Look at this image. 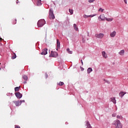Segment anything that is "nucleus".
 <instances>
[{
  "mask_svg": "<svg viewBox=\"0 0 128 128\" xmlns=\"http://www.w3.org/2000/svg\"><path fill=\"white\" fill-rule=\"evenodd\" d=\"M116 116V114H112V116L114 117Z\"/></svg>",
  "mask_w": 128,
  "mask_h": 128,
  "instance_id": "7c9ffc66",
  "label": "nucleus"
},
{
  "mask_svg": "<svg viewBox=\"0 0 128 128\" xmlns=\"http://www.w3.org/2000/svg\"><path fill=\"white\" fill-rule=\"evenodd\" d=\"M16 24V19H15L13 22V24Z\"/></svg>",
  "mask_w": 128,
  "mask_h": 128,
  "instance_id": "c756f323",
  "label": "nucleus"
},
{
  "mask_svg": "<svg viewBox=\"0 0 128 128\" xmlns=\"http://www.w3.org/2000/svg\"><path fill=\"white\" fill-rule=\"evenodd\" d=\"M16 4H18V2H16Z\"/></svg>",
  "mask_w": 128,
  "mask_h": 128,
  "instance_id": "79ce46f5",
  "label": "nucleus"
},
{
  "mask_svg": "<svg viewBox=\"0 0 128 128\" xmlns=\"http://www.w3.org/2000/svg\"><path fill=\"white\" fill-rule=\"evenodd\" d=\"M22 78L23 80H28V76H26V75H24L23 76H22Z\"/></svg>",
  "mask_w": 128,
  "mask_h": 128,
  "instance_id": "412c9836",
  "label": "nucleus"
},
{
  "mask_svg": "<svg viewBox=\"0 0 128 128\" xmlns=\"http://www.w3.org/2000/svg\"><path fill=\"white\" fill-rule=\"evenodd\" d=\"M74 28L76 31L78 30V26H76V24H74Z\"/></svg>",
  "mask_w": 128,
  "mask_h": 128,
  "instance_id": "aec40b11",
  "label": "nucleus"
},
{
  "mask_svg": "<svg viewBox=\"0 0 128 128\" xmlns=\"http://www.w3.org/2000/svg\"><path fill=\"white\" fill-rule=\"evenodd\" d=\"M24 84H26V81H24Z\"/></svg>",
  "mask_w": 128,
  "mask_h": 128,
  "instance_id": "ea45409f",
  "label": "nucleus"
},
{
  "mask_svg": "<svg viewBox=\"0 0 128 128\" xmlns=\"http://www.w3.org/2000/svg\"><path fill=\"white\" fill-rule=\"evenodd\" d=\"M13 102L15 104L16 106H20V102H18V101H14Z\"/></svg>",
  "mask_w": 128,
  "mask_h": 128,
  "instance_id": "6ab92c4d",
  "label": "nucleus"
},
{
  "mask_svg": "<svg viewBox=\"0 0 128 128\" xmlns=\"http://www.w3.org/2000/svg\"><path fill=\"white\" fill-rule=\"evenodd\" d=\"M116 31H113L110 34V36L111 38H114L116 36Z\"/></svg>",
  "mask_w": 128,
  "mask_h": 128,
  "instance_id": "1a4fd4ad",
  "label": "nucleus"
},
{
  "mask_svg": "<svg viewBox=\"0 0 128 128\" xmlns=\"http://www.w3.org/2000/svg\"><path fill=\"white\" fill-rule=\"evenodd\" d=\"M20 86H18V87H16L14 88V90L15 92H18V90H20Z\"/></svg>",
  "mask_w": 128,
  "mask_h": 128,
  "instance_id": "4be33fe9",
  "label": "nucleus"
},
{
  "mask_svg": "<svg viewBox=\"0 0 128 128\" xmlns=\"http://www.w3.org/2000/svg\"><path fill=\"white\" fill-rule=\"evenodd\" d=\"M16 58V55L14 53V56L12 57V60H14V58Z\"/></svg>",
  "mask_w": 128,
  "mask_h": 128,
  "instance_id": "393cba45",
  "label": "nucleus"
},
{
  "mask_svg": "<svg viewBox=\"0 0 128 128\" xmlns=\"http://www.w3.org/2000/svg\"><path fill=\"white\" fill-rule=\"evenodd\" d=\"M104 36V34L102 33H100L99 34H95V37L97 38H102Z\"/></svg>",
  "mask_w": 128,
  "mask_h": 128,
  "instance_id": "39448f33",
  "label": "nucleus"
},
{
  "mask_svg": "<svg viewBox=\"0 0 128 128\" xmlns=\"http://www.w3.org/2000/svg\"><path fill=\"white\" fill-rule=\"evenodd\" d=\"M15 128H20V126H18L16 125L15 126Z\"/></svg>",
  "mask_w": 128,
  "mask_h": 128,
  "instance_id": "2f4dec72",
  "label": "nucleus"
},
{
  "mask_svg": "<svg viewBox=\"0 0 128 128\" xmlns=\"http://www.w3.org/2000/svg\"><path fill=\"white\" fill-rule=\"evenodd\" d=\"M56 44H57V48L56 50H58V48H60V42L58 40H56Z\"/></svg>",
  "mask_w": 128,
  "mask_h": 128,
  "instance_id": "9d476101",
  "label": "nucleus"
},
{
  "mask_svg": "<svg viewBox=\"0 0 128 128\" xmlns=\"http://www.w3.org/2000/svg\"><path fill=\"white\" fill-rule=\"evenodd\" d=\"M116 118H120V116H117Z\"/></svg>",
  "mask_w": 128,
  "mask_h": 128,
  "instance_id": "72a5a7b5",
  "label": "nucleus"
},
{
  "mask_svg": "<svg viewBox=\"0 0 128 128\" xmlns=\"http://www.w3.org/2000/svg\"><path fill=\"white\" fill-rule=\"evenodd\" d=\"M110 102H112L113 104H116V100L115 98H110Z\"/></svg>",
  "mask_w": 128,
  "mask_h": 128,
  "instance_id": "9b49d317",
  "label": "nucleus"
},
{
  "mask_svg": "<svg viewBox=\"0 0 128 128\" xmlns=\"http://www.w3.org/2000/svg\"><path fill=\"white\" fill-rule=\"evenodd\" d=\"M92 72V68H89L87 70V73L88 74H90Z\"/></svg>",
  "mask_w": 128,
  "mask_h": 128,
  "instance_id": "4468645a",
  "label": "nucleus"
},
{
  "mask_svg": "<svg viewBox=\"0 0 128 128\" xmlns=\"http://www.w3.org/2000/svg\"><path fill=\"white\" fill-rule=\"evenodd\" d=\"M124 3L126 4H128V2L126 1V0H124Z\"/></svg>",
  "mask_w": 128,
  "mask_h": 128,
  "instance_id": "e433bc0d",
  "label": "nucleus"
},
{
  "mask_svg": "<svg viewBox=\"0 0 128 128\" xmlns=\"http://www.w3.org/2000/svg\"><path fill=\"white\" fill-rule=\"evenodd\" d=\"M104 9H102V8H100L98 10V12H104Z\"/></svg>",
  "mask_w": 128,
  "mask_h": 128,
  "instance_id": "cd10ccee",
  "label": "nucleus"
},
{
  "mask_svg": "<svg viewBox=\"0 0 128 128\" xmlns=\"http://www.w3.org/2000/svg\"><path fill=\"white\" fill-rule=\"evenodd\" d=\"M2 38H0V42H2Z\"/></svg>",
  "mask_w": 128,
  "mask_h": 128,
  "instance_id": "58836bf2",
  "label": "nucleus"
},
{
  "mask_svg": "<svg viewBox=\"0 0 128 128\" xmlns=\"http://www.w3.org/2000/svg\"><path fill=\"white\" fill-rule=\"evenodd\" d=\"M119 54H120V56H124V50H121L119 52Z\"/></svg>",
  "mask_w": 128,
  "mask_h": 128,
  "instance_id": "dca6fc26",
  "label": "nucleus"
},
{
  "mask_svg": "<svg viewBox=\"0 0 128 128\" xmlns=\"http://www.w3.org/2000/svg\"><path fill=\"white\" fill-rule=\"evenodd\" d=\"M80 68L81 70L84 71V69L82 67H80Z\"/></svg>",
  "mask_w": 128,
  "mask_h": 128,
  "instance_id": "c9c22d12",
  "label": "nucleus"
},
{
  "mask_svg": "<svg viewBox=\"0 0 128 128\" xmlns=\"http://www.w3.org/2000/svg\"><path fill=\"white\" fill-rule=\"evenodd\" d=\"M20 102H24V100H22V101H20Z\"/></svg>",
  "mask_w": 128,
  "mask_h": 128,
  "instance_id": "4c0bfd02",
  "label": "nucleus"
},
{
  "mask_svg": "<svg viewBox=\"0 0 128 128\" xmlns=\"http://www.w3.org/2000/svg\"><path fill=\"white\" fill-rule=\"evenodd\" d=\"M0 70H2V68H0Z\"/></svg>",
  "mask_w": 128,
  "mask_h": 128,
  "instance_id": "a19ab883",
  "label": "nucleus"
},
{
  "mask_svg": "<svg viewBox=\"0 0 128 128\" xmlns=\"http://www.w3.org/2000/svg\"><path fill=\"white\" fill-rule=\"evenodd\" d=\"M94 0H88V2L90 4H92V2H94Z\"/></svg>",
  "mask_w": 128,
  "mask_h": 128,
  "instance_id": "c85d7f7f",
  "label": "nucleus"
},
{
  "mask_svg": "<svg viewBox=\"0 0 128 128\" xmlns=\"http://www.w3.org/2000/svg\"><path fill=\"white\" fill-rule=\"evenodd\" d=\"M67 52H68V54H72V51H70V48H67L66 50Z\"/></svg>",
  "mask_w": 128,
  "mask_h": 128,
  "instance_id": "b1692460",
  "label": "nucleus"
},
{
  "mask_svg": "<svg viewBox=\"0 0 128 128\" xmlns=\"http://www.w3.org/2000/svg\"><path fill=\"white\" fill-rule=\"evenodd\" d=\"M100 18L101 20H106V18L104 16V14L100 15V17H98V18Z\"/></svg>",
  "mask_w": 128,
  "mask_h": 128,
  "instance_id": "6e6552de",
  "label": "nucleus"
},
{
  "mask_svg": "<svg viewBox=\"0 0 128 128\" xmlns=\"http://www.w3.org/2000/svg\"><path fill=\"white\" fill-rule=\"evenodd\" d=\"M36 4L38 6H42V0H37Z\"/></svg>",
  "mask_w": 128,
  "mask_h": 128,
  "instance_id": "f3484780",
  "label": "nucleus"
},
{
  "mask_svg": "<svg viewBox=\"0 0 128 128\" xmlns=\"http://www.w3.org/2000/svg\"><path fill=\"white\" fill-rule=\"evenodd\" d=\"M15 94L17 98H22V94H20V92L15 93Z\"/></svg>",
  "mask_w": 128,
  "mask_h": 128,
  "instance_id": "423d86ee",
  "label": "nucleus"
},
{
  "mask_svg": "<svg viewBox=\"0 0 128 128\" xmlns=\"http://www.w3.org/2000/svg\"><path fill=\"white\" fill-rule=\"evenodd\" d=\"M81 64H82V66H84V62H82V60H80Z\"/></svg>",
  "mask_w": 128,
  "mask_h": 128,
  "instance_id": "f704fd0d",
  "label": "nucleus"
},
{
  "mask_svg": "<svg viewBox=\"0 0 128 128\" xmlns=\"http://www.w3.org/2000/svg\"><path fill=\"white\" fill-rule=\"evenodd\" d=\"M126 94V92H122L119 94V96H120V98H122V96H124V94Z\"/></svg>",
  "mask_w": 128,
  "mask_h": 128,
  "instance_id": "2eb2a0df",
  "label": "nucleus"
},
{
  "mask_svg": "<svg viewBox=\"0 0 128 128\" xmlns=\"http://www.w3.org/2000/svg\"><path fill=\"white\" fill-rule=\"evenodd\" d=\"M48 74H45V77H46V78H48Z\"/></svg>",
  "mask_w": 128,
  "mask_h": 128,
  "instance_id": "473e14b6",
  "label": "nucleus"
},
{
  "mask_svg": "<svg viewBox=\"0 0 128 128\" xmlns=\"http://www.w3.org/2000/svg\"><path fill=\"white\" fill-rule=\"evenodd\" d=\"M102 56L104 58H108V54H106L105 52H102Z\"/></svg>",
  "mask_w": 128,
  "mask_h": 128,
  "instance_id": "f8f14e48",
  "label": "nucleus"
},
{
  "mask_svg": "<svg viewBox=\"0 0 128 128\" xmlns=\"http://www.w3.org/2000/svg\"><path fill=\"white\" fill-rule=\"evenodd\" d=\"M106 20H107V22H112V20H114L112 18H106Z\"/></svg>",
  "mask_w": 128,
  "mask_h": 128,
  "instance_id": "5701e85b",
  "label": "nucleus"
},
{
  "mask_svg": "<svg viewBox=\"0 0 128 128\" xmlns=\"http://www.w3.org/2000/svg\"><path fill=\"white\" fill-rule=\"evenodd\" d=\"M86 126H87V128H92L90 124V122H88V121L86 122Z\"/></svg>",
  "mask_w": 128,
  "mask_h": 128,
  "instance_id": "a211bd4d",
  "label": "nucleus"
},
{
  "mask_svg": "<svg viewBox=\"0 0 128 128\" xmlns=\"http://www.w3.org/2000/svg\"><path fill=\"white\" fill-rule=\"evenodd\" d=\"M48 54V48H44L41 53V54H42L44 56H46V54Z\"/></svg>",
  "mask_w": 128,
  "mask_h": 128,
  "instance_id": "0eeeda50",
  "label": "nucleus"
},
{
  "mask_svg": "<svg viewBox=\"0 0 128 128\" xmlns=\"http://www.w3.org/2000/svg\"><path fill=\"white\" fill-rule=\"evenodd\" d=\"M69 12H70V14H74V10L69 9Z\"/></svg>",
  "mask_w": 128,
  "mask_h": 128,
  "instance_id": "a878e982",
  "label": "nucleus"
},
{
  "mask_svg": "<svg viewBox=\"0 0 128 128\" xmlns=\"http://www.w3.org/2000/svg\"><path fill=\"white\" fill-rule=\"evenodd\" d=\"M59 86H64V82H60L58 84Z\"/></svg>",
  "mask_w": 128,
  "mask_h": 128,
  "instance_id": "bb28decb",
  "label": "nucleus"
},
{
  "mask_svg": "<svg viewBox=\"0 0 128 128\" xmlns=\"http://www.w3.org/2000/svg\"><path fill=\"white\" fill-rule=\"evenodd\" d=\"M46 24V21L44 19L40 20L38 22V28H42Z\"/></svg>",
  "mask_w": 128,
  "mask_h": 128,
  "instance_id": "f03ea898",
  "label": "nucleus"
},
{
  "mask_svg": "<svg viewBox=\"0 0 128 128\" xmlns=\"http://www.w3.org/2000/svg\"><path fill=\"white\" fill-rule=\"evenodd\" d=\"M113 124L115 126L116 128H122V125L120 122V121L118 120H116L113 122Z\"/></svg>",
  "mask_w": 128,
  "mask_h": 128,
  "instance_id": "f257e3e1",
  "label": "nucleus"
},
{
  "mask_svg": "<svg viewBox=\"0 0 128 128\" xmlns=\"http://www.w3.org/2000/svg\"><path fill=\"white\" fill-rule=\"evenodd\" d=\"M92 16H92V15L87 16L86 14L84 15V18H92Z\"/></svg>",
  "mask_w": 128,
  "mask_h": 128,
  "instance_id": "ddd939ff",
  "label": "nucleus"
},
{
  "mask_svg": "<svg viewBox=\"0 0 128 128\" xmlns=\"http://www.w3.org/2000/svg\"><path fill=\"white\" fill-rule=\"evenodd\" d=\"M49 18H50V20H54L55 18L52 9H50L49 12Z\"/></svg>",
  "mask_w": 128,
  "mask_h": 128,
  "instance_id": "7ed1b4c3",
  "label": "nucleus"
},
{
  "mask_svg": "<svg viewBox=\"0 0 128 128\" xmlns=\"http://www.w3.org/2000/svg\"><path fill=\"white\" fill-rule=\"evenodd\" d=\"M58 56V52L54 51L51 52V54H50L49 56L50 58H56Z\"/></svg>",
  "mask_w": 128,
  "mask_h": 128,
  "instance_id": "20e7f679",
  "label": "nucleus"
}]
</instances>
